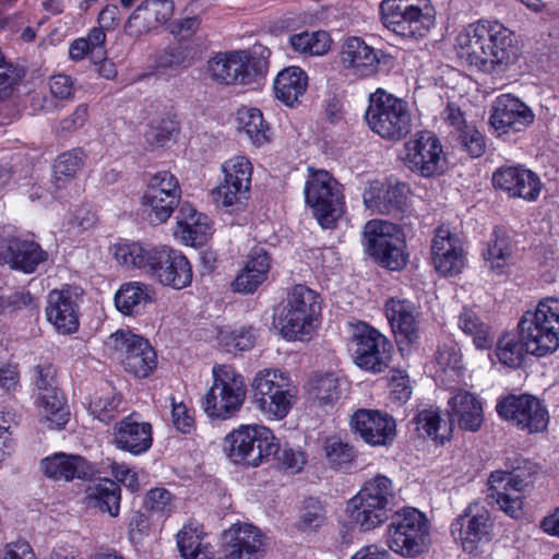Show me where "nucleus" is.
<instances>
[{
    "mask_svg": "<svg viewBox=\"0 0 559 559\" xmlns=\"http://www.w3.org/2000/svg\"><path fill=\"white\" fill-rule=\"evenodd\" d=\"M519 340L511 335L499 338L496 355L511 368L522 365L525 355L545 357L559 348V299L545 298L526 310L518 323Z\"/></svg>",
    "mask_w": 559,
    "mask_h": 559,
    "instance_id": "1",
    "label": "nucleus"
},
{
    "mask_svg": "<svg viewBox=\"0 0 559 559\" xmlns=\"http://www.w3.org/2000/svg\"><path fill=\"white\" fill-rule=\"evenodd\" d=\"M457 57L484 72L504 71L519 56L513 33L498 21L481 20L463 28L456 36Z\"/></svg>",
    "mask_w": 559,
    "mask_h": 559,
    "instance_id": "2",
    "label": "nucleus"
},
{
    "mask_svg": "<svg viewBox=\"0 0 559 559\" xmlns=\"http://www.w3.org/2000/svg\"><path fill=\"white\" fill-rule=\"evenodd\" d=\"M114 255L119 264L142 270L165 286L182 289L192 282L190 262L180 251L170 247L118 243L115 246Z\"/></svg>",
    "mask_w": 559,
    "mask_h": 559,
    "instance_id": "3",
    "label": "nucleus"
},
{
    "mask_svg": "<svg viewBox=\"0 0 559 559\" xmlns=\"http://www.w3.org/2000/svg\"><path fill=\"white\" fill-rule=\"evenodd\" d=\"M507 469H497L488 477V498L513 519L522 515L523 492L533 485L539 472L535 462L519 454L506 459Z\"/></svg>",
    "mask_w": 559,
    "mask_h": 559,
    "instance_id": "4",
    "label": "nucleus"
},
{
    "mask_svg": "<svg viewBox=\"0 0 559 559\" xmlns=\"http://www.w3.org/2000/svg\"><path fill=\"white\" fill-rule=\"evenodd\" d=\"M365 120L372 132L393 142L404 139L413 128L408 103L381 88L369 96Z\"/></svg>",
    "mask_w": 559,
    "mask_h": 559,
    "instance_id": "5",
    "label": "nucleus"
},
{
    "mask_svg": "<svg viewBox=\"0 0 559 559\" xmlns=\"http://www.w3.org/2000/svg\"><path fill=\"white\" fill-rule=\"evenodd\" d=\"M379 13L382 24L403 38H423L436 23L430 0H382Z\"/></svg>",
    "mask_w": 559,
    "mask_h": 559,
    "instance_id": "6",
    "label": "nucleus"
},
{
    "mask_svg": "<svg viewBox=\"0 0 559 559\" xmlns=\"http://www.w3.org/2000/svg\"><path fill=\"white\" fill-rule=\"evenodd\" d=\"M234 464L257 467L276 454L280 444L273 431L262 425H240L226 435L223 444Z\"/></svg>",
    "mask_w": 559,
    "mask_h": 559,
    "instance_id": "7",
    "label": "nucleus"
},
{
    "mask_svg": "<svg viewBox=\"0 0 559 559\" xmlns=\"http://www.w3.org/2000/svg\"><path fill=\"white\" fill-rule=\"evenodd\" d=\"M213 383L204 395L202 408L213 419L234 417L246 399L243 377L230 365H217L212 369Z\"/></svg>",
    "mask_w": 559,
    "mask_h": 559,
    "instance_id": "8",
    "label": "nucleus"
},
{
    "mask_svg": "<svg viewBox=\"0 0 559 559\" xmlns=\"http://www.w3.org/2000/svg\"><path fill=\"white\" fill-rule=\"evenodd\" d=\"M305 201L323 228H332L345 212L342 186L326 170L308 167Z\"/></svg>",
    "mask_w": 559,
    "mask_h": 559,
    "instance_id": "9",
    "label": "nucleus"
},
{
    "mask_svg": "<svg viewBox=\"0 0 559 559\" xmlns=\"http://www.w3.org/2000/svg\"><path fill=\"white\" fill-rule=\"evenodd\" d=\"M253 403L270 420L287 416L294 405L296 388L289 376L278 369H263L252 380Z\"/></svg>",
    "mask_w": 559,
    "mask_h": 559,
    "instance_id": "10",
    "label": "nucleus"
},
{
    "mask_svg": "<svg viewBox=\"0 0 559 559\" xmlns=\"http://www.w3.org/2000/svg\"><path fill=\"white\" fill-rule=\"evenodd\" d=\"M385 543L392 551L405 558L423 554L429 544L426 515L409 507L395 512L386 527Z\"/></svg>",
    "mask_w": 559,
    "mask_h": 559,
    "instance_id": "11",
    "label": "nucleus"
},
{
    "mask_svg": "<svg viewBox=\"0 0 559 559\" xmlns=\"http://www.w3.org/2000/svg\"><path fill=\"white\" fill-rule=\"evenodd\" d=\"M366 250L381 266L400 271L408 263L403 229L388 221L371 219L364 227Z\"/></svg>",
    "mask_w": 559,
    "mask_h": 559,
    "instance_id": "12",
    "label": "nucleus"
},
{
    "mask_svg": "<svg viewBox=\"0 0 559 559\" xmlns=\"http://www.w3.org/2000/svg\"><path fill=\"white\" fill-rule=\"evenodd\" d=\"M320 312L319 295L305 285L294 286L281 317L283 335L288 340L308 337L316 328Z\"/></svg>",
    "mask_w": 559,
    "mask_h": 559,
    "instance_id": "13",
    "label": "nucleus"
},
{
    "mask_svg": "<svg viewBox=\"0 0 559 559\" xmlns=\"http://www.w3.org/2000/svg\"><path fill=\"white\" fill-rule=\"evenodd\" d=\"M266 60L247 50L218 52L207 61L206 71L217 84H249L266 72Z\"/></svg>",
    "mask_w": 559,
    "mask_h": 559,
    "instance_id": "14",
    "label": "nucleus"
},
{
    "mask_svg": "<svg viewBox=\"0 0 559 559\" xmlns=\"http://www.w3.org/2000/svg\"><path fill=\"white\" fill-rule=\"evenodd\" d=\"M350 350L357 367L372 373L383 372L390 365L393 345L379 331L365 322L350 325Z\"/></svg>",
    "mask_w": 559,
    "mask_h": 559,
    "instance_id": "15",
    "label": "nucleus"
},
{
    "mask_svg": "<svg viewBox=\"0 0 559 559\" xmlns=\"http://www.w3.org/2000/svg\"><path fill=\"white\" fill-rule=\"evenodd\" d=\"M181 188L177 177L167 170L148 175L141 205L154 225L166 223L179 205Z\"/></svg>",
    "mask_w": 559,
    "mask_h": 559,
    "instance_id": "16",
    "label": "nucleus"
},
{
    "mask_svg": "<svg viewBox=\"0 0 559 559\" xmlns=\"http://www.w3.org/2000/svg\"><path fill=\"white\" fill-rule=\"evenodd\" d=\"M106 345L122 361L126 371L138 378L148 377L157 366L151 344L130 331H117L108 337Z\"/></svg>",
    "mask_w": 559,
    "mask_h": 559,
    "instance_id": "17",
    "label": "nucleus"
},
{
    "mask_svg": "<svg viewBox=\"0 0 559 559\" xmlns=\"http://www.w3.org/2000/svg\"><path fill=\"white\" fill-rule=\"evenodd\" d=\"M405 165L423 177L443 173L447 157L440 139L431 131H419L404 144Z\"/></svg>",
    "mask_w": 559,
    "mask_h": 559,
    "instance_id": "18",
    "label": "nucleus"
},
{
    "mask_svg": "<svg viewBox=\"0 0 559 559\" xmlns=\"http://www.w3.org/2000/svg\"><path fill=\"white\" fill-rule=\"evenodd\" d=\"M496 409L501 418L527 433L545 430L549 421L545 405L530 394L508 395L497 403Z\"/></svg>",
    "mask_w": 559,
    "mask_h": 559,
    "instance_id": "19",
    "label": "nucleus"
},
{
    "mask_svg": "<svg viewBox=\"0 0 559 559\" xmlns=\"http://www.w3.org/2000/svg\"><path fill=\"white\" fill-rule=\"evenodd\" d=\"M492 520L488 509L479 503L472 502L451 524L452 535L461 542L465 552L474 554L479 546L489 540Z\"/></svg>",
    "mask_w": 559,
    "mask_h": 559,
    "instance_id": "20",
    "label": "nucleus"
},
{
    "mask_svg": "<svg viewBox=\"0 0 559 559\" xmlns=\"http://www.w3.org/2000/svg\"><path fill=\"white\" fill-rule=\"evenodd\" d=\"M223 180L214 189L216 202L223 206H231L246 200L249 194L252 176V165L242 155L233 156L221 166Z\"/></svg>",
    "mask_w": 559,
    "mask_h": 559,
    "instance_id": "21",
    "label": "nucleus"
},
{
    "mask_svg": "<svg viewBox=\"0 0 559 559\" xmlns=\"http://www.w3.org/2000/svg\"><path fill=\"white\" fill-rule=\"evenodd\" d=\"M82 293L80 287L67 285L48 294L46 317L60 334H73L79 330Z\"/></svg>",
    "mask_w": 559,
    "mask_h": 559,
    "instance_id": "22",
    "label": "nucleus"
},
{
    "mask_svg": "<svg viewBox=\"0 0 559 559\" xmlns=\"http://www.w3.org/2000/svg\"><path fill=\"white\" fill-rule=\"evenodd\" d=\"M492 185L510 198L532 202L539 197L543 183L534 171L522 165H503L492 174Z\"/></svg>",
    "mask_w": 559,
    "mask_h": 559,
    "instance_id": "23",
    "label": "nucleus"
},
{
    "mask_svg": "<svg viewBox=\"0 0 559 559\" xmlns=\"http://www.w3.org/2000/svg\"><path fill=\"white\" fill-rule=\"evenodd\" d=\"M352 430L372 447L388 445L396 436L395 419L386 413L361 408L350 418Z\"/></svg>",
    "mask_w": 559,
    "mask_h": 559,
    "instance_id": "24",
    "label": "nucleus"
},
{
    "mask_svg": "<svg viewBox=\"0 0 559 559\" xmlns=\"http://www.w3.org/2000/svg\"><path fill=\"white\" fill-rule=\"evenodd\" d=\"M535 119L533 110L511 94L498 96L492 106L490 126L499 133L520 132Z\"/></svg>",
    "mask_w": 559,
    "mask_h": 559,
    "instance_id": "25",
    "label": "nucleus"
},
{
    "mask_svg": "<svg viewBox=\"0 0 559 559\" xmlns=\"http://www.w3.org/2000/svg\"><path fill=\"white\" fill-rule=\"evenodd\" d=\"M431 260L438 273L445 276H453L463 270L465 254L461 239L448 227L441 226L436 229L431 245Z\"/></svg>",
    "mask_w": 559,
    "mask_h": 559,
    "instance_id": "26",
    "label": "nucleus"
},
{
    "mask_svg": "<svg viewBox=\"0 0 559 559\" xmlns=\"http://www.w3.org/2000/svg\"><path fill=\"white\" fill-rule=\"evenodd\" d=\"M263 547V535L251 524H234L224 532V559H260Z\"/></svg>",
    "mask_w": 559,
    "mask_h": 559,
    "instance_id": "27",
    "label": "nucleus"
},
{
    "mask_svg": "<svg viewBox=\"0 0 559 559\" xmlns=\"http://www.w3.org/2000/svg\"><path fill=\"white\" fill-rule=\"evenodd\" d=\"M173 0H144L129 15L124 23V34L139 38L166 23L174 14Z\"/></svg>",
    "mask_w": 559,
    "mask_h": 559,
    "instance_id": "28",
    "label": "nucleus"
},
{
    "mask_svg": "<svg viewBox=\"0 0 559 559\" xmlns=\"http://www.w3.org/2000/svg\"><path fill=\"white\" fill-rule=\"evenodd\" d=\"M449 424L452 428L469 432L478 431L485 420L481 401L466 390H455L448 401Z\"/></svg>",
    "mask_w": 559,
    "mask_h": 559,
    "instance_id": "29",
    "label": "nucleus"
},
{
    "mask_svg": "<svg viewBox=\"0 0 559 559\" xmlns=\"http://www.w3.org/2000/svg\"><path fill=\"white\" fill-rule=\"evenodd\" d=\"M111 436V443L117 449L133 455L146 452L153 442L151 424L139 421L133 415L116 423Z\"/></svg>",
    "mask_w": 559,
    "mask_h": 559,
    "instance_id": "30",
    "label": "nucleus"
},
{
    "mask_svg": "<svg viewBox=\"0 0 559 559\" xmlns=\"http://www.w3.org/2000/svg\"><path fill=\"white\" fill-rule=\"evenodd\" d=\"M47 258L48 253L33 240L10 238L0 241V261L24 273H33Z\"/></svg>",
    "mask_w": 559,
    "mask_h": 559,
    "instance_id": "31",
    "label": "nucleus"
},
{
    "mask_svg": "<svg viewBox=\"0 0 559 559\" xmlns=\"http://www.w3.org/2000/svg\"><path fill=\"white\" fill-rule=\"evenodd\" d=\"M44 474L53 480L71 481L90 479L95 468L83 456L64 452L53 453L41 460Z\"/></svg>",
    "mask_w": 559,
    "mask_h": 559,
    "instance_id": "32",
    "label": "nucleus"
},
{
    "mask_svg": "<svg viewBox=\"0 0 559 559\" xmlns=\"http://www.w3.org/2000/svg\"><path fill=\"white\" fill-rule=\"evenodd\" d=\"M385 316L400 342L412 344L417 341L419 310L414 302L391 298L385 304Z\"/></svg>",
    "mask_w": 559,
    "mask_h": 559,
    "instance_id": "33",
    "label": "nucleus"
},
{
    "mask_svg": "<svg viewBox=\"0 0 559 559\" xmlns=\"http://www.w3.org/2000/svg\"><path fill=\"white\" fill-rule=\"evenodd\" d=\"M341 62L357 76H370L378 71L379 51L367 45L360 37H348L342 47Z\"/></svg>",
    "mask_w": 559,
    "mask_h": 559,
    "instance_id": "34",
    "label": "nucleus"
},
{
    "mask_svg": "<svg viewBox=\"0 0 559 559\" xmlns=\"http://www.w3.org/2000/svg\"><path fill=\"white\" fill-rule=\"evenodd\" d=\"M270 266L271 260L265 249L252 248L242 270L233 282L234 290L243 294L253 293L267 278Z\"/></svg>",
    "mask_w": 559,
    "mask_h": 559,
    "instance_id": "35",
    "label": "nucleus"
},
{
    "mask_svg": "<svg viewBox=\"0 0 559 559\" xmlns=\"http://www.w3.org/2000/svg\"><path fill=\"white\" fill-rule=\"evenodd\" d=\"M181 218L178 221L176 234L186 243L193 247L203 246L212 235L210 218L197 212L189 204L180 209Z\"/></svg>",
    "mask_w": 559,
    "mask_h": 559,
    "instance_id": "36",
    "label": "nucleus"
},
{
    "mask_svg": "<svg viewBox=\"0 0 559 559\" xmlns=\"http://www.w3.org/2000/svg\"><path fill=\"white\" fill-rule=\"evenodd\" d=\"M346 512L349 521L364 532L380 526L389 518V509L366 500L359 493L347 502Z\"/></svg>",
    "mask_w": 559,
    "mask_h": 559,
    "instance_id": "37",
    "label": "nucleus"
},
{
    "mask_svg": "<svg viewBox=\"0 0 559 559\" xmlns=\"http://www.w3.org/2000/svg\"><path fill=\"white\" fill-rule=\"evenodd\" d=\"M512 253L509 238L495 231L483 251L485 265L492 275L507 276L511 271Z\"/></svg>",
    "mask_w": 559,
    "mask_h": 559,
    "instance_id": "38",
    "label": "nucleus"
},
{
    "mask_svg": "<svg viewBox=\"0 0 559 559\" xmlns=\"http://www.w3.org/2000/svg\"><path fill=\"white\" fill-rule=\"evenodd\" d=\"M85 500L88 507L107 512L116 518L120 512L121 491L119 485L110 479L90 485L85 490Z\"/></svg>",
    "mask_w": 559,
    "mask_h": 559,
    "instance_id": "39",
    "label": "nucleus"
},
{
    "mask_svg": "<svg viewBox=\"0 0 559 559\" xmlns=\"http://www.w3.org/2000/svg\"><path fill=\"white\" fill-rule=\"evenodd\" d=\"M275 97L287 106L298 102L307 88V75L299 67L282 70L274 80Z\"/></svg>",
    "mask_w": 559,
    "mask_h": 559,
    "instance_id": "40",
    "label": "nucleus"
},
{
    "mask_svg": "<svg viewBox=\"0 0 559 559\" xmlns=\"http://www.w3.org/2000/svg\"><path fill=\"white\" fill-rule=\"evenodd\" d=\"M152 301V289L140 282L124 283L115 294V306L124 316L140 313Z\"/></svg>",
    "mask_w": 559,
    "mask_h": 559,
    "instance_id": "41",
    "label": "nucleus"
},
{
    "mask_svg": "<svg viewBox=\"0 0 559 559\" xmlns=\"http://www.w3.org/2000/svg\"><path fill=\"white\" fill-rule=\"evenodd\" d=\"M40 420L48 429H63L70 419L64 395L59 391L36 396Z\"/></svg>",
    "mask_w": 559,
    "mask_h": 559,
    "instance_id": "42",
    "label": "nucleus"
},
{
    "mask_svg": "<svg viewBox=\"0 0 559 559\" xmlns=\"http://www.w3.org/2000/svg\"><path fill=\"white\" fill-rule=\"evenodd\" d=\"M405 187L401 185L378 187L370 186L364 193V203L366 207L381 214L391 213L399 210L405 203Z\"/></svg>",
    "mask_w": 559,
    "mask_h": 559,
    "instance_id": "43",
    "label": "nucleus"
},
{
    "mask_svg": "<svg viewBox=\"0 0 559 559\" xmlns=\"http://www.w3.org/2000/svg\"><path fill=\"white\" fill-rule=\"evenodd\" d=\"M237 119L240 131L248 136L253 145L262 146L271 141V128L260 109L242 107L238 110Z\"/></svg>",
    "mask_w": 559,
    "mask_h": 559,
    "instance_id": "44",
    "label": "nucleus"
},
{
    "mask_svg": "<svg viewBox=\"0 0 559 559\" xmlns=\"http://www.w3.org/2000/svg\"><path fill=\"white\" fill-rule=\"evenodd\" d=\"M419 436L443 443L449 439L452 428L441 417L438 407L429 406L421 409L413 419Z\"/></svg>",
    "mask_w": 559,
    "mask_h": 559,
    "instance_id": "45",
    "label": "nucleus"
},
{
    "mask_svg": "<svg viewBox=\"0 0 559 559\" xmlns=\"http://www.w3.org/2000/svg\"><path fill=\"white\" fill-rule=\"evenodd\" d=\"M457 325L462 332L472 337L477 349H488L493 344V335L488 324L483 322L472 310L465 309L459 316Z\"/></svg>",
    "mask_w": 559,
    "mask_h": 559,
    "instance_id": "46",
    "label": "nucleus"
},
{
    "mask_svg": "<svg viewBox=\"0 0 559 559\" xmlns=\"http://www.w3.org/2000/svg\"><path fill=\"white\" fill-rule=\"evenodd\" d=\"M294 51L305 56H322L329 51L330 35L326 32H302L289 37Z\"/></svg>",
    "mask_w": 559,
    "mask_h": 559,
    "instance_id": "47",
    "label": "nucleus"
},
{
    "mask_svg": "<svg viewBox=\"0 0 559 559\" xmlns=\"http://www.w3.org/2000/svg\"><path fill=\"white\" fill-rule=\"evenodd\" d=\"M323 450L329 466L334 469L346 471L356 459L354 448L336 436L325 438Z\"/></svg>",
    "mask_w": 559,
    "mask_h": 559,
    "instance_id": "48",
    "label": "nucleus"
},
{
    "mask_svg": "<svg viewBox=\"0 0 559 559\" xmlns=\"http://www.w3.org/2000/svg\"><path fill=\"white\" fill-rule=\"evenodd\" d=\"M308 393L319 405L332 404L340 395L338 380L333 373L316 374L309 380Z\"/></svg>",
    "mask_w": 559,
    "mask_h": 559,
    "instance_id": "49",
    "label": "nucleus"
},
{
    "mask_svg": "<svg viewBox=\"0 0 559 559\" xmlns=\"http://www.w3.org/2000/svg\"><path fill=\"white\" fill-rule=\"evenodd\" d=\"M84 153L73 148L60 154L53 164L55 180L58 187L75 178L84 166Z\"/></svg>",
    "mask_w": 559,
    "mask_h": 559,
    "instance_id": "50",
    "label": "nucleus"
},
{
    "mask_svg": "<svg viewBox=\"0 0 559 559\" xmlns=\"http://www.w3.org/2000/svg\"><path fill=\"white\" fill-rule=\"evenodd\" d=\"M358 493L365 497L366 500L389 509V504L394 497L393 483L384 475H376L365 483Z\"/></svg>",
    "mask_w": 559,
    "mask_h": 559,
    "instance_id": "51",
    "label": "nucleus"
},
{
    "mask_svg": "<svg viewBox=\"0 0 559 559\" xmlns=\"http://www.w3.org/2000/svg\"><path fill=\"white\" fill-rule=\"evenodd\" d=\"M452 140L473 158L480 157L486 151L485 138L473 123L464 130H459Z\"/></svg>",
    "mask_w": 559,
    "mask_h": 559,
    "instance_id": "52",
    "label": "nucleus"
},
{
    "mask_svg": "<svg viewBox=\"0 0 559 559\" xmlns=\"http://www.w3.org/2000/svg\"><path fill=\"white\" fill-rule=\"evenodd\" d=\"M177 131V122L170 117H166L153 120L148 124L144 138L150 146L159 147L164 146Z\"/></svg>",
    "mask_w": 559,
    "mask_h": 559,
    "instance_id": "53",
    "label": "nucleus"
},
{
    "mask_svg": "<svg viewBox=\"0 0 559 559\" xmlns=\"http://www.w3.org/2000/svg\"><path fill=\"white\" fill-rule=\"evenodd\" d=\"M120 404V397L114 391H102L92 399L90 413L100 421L107 423L114 418Z\"/></svg>",
    "mask_w": 559,
    "mask_h": 559,
    "instance_id": "54",
    "label": "nucleus"
},
{
    "mask_svg": "<svg viewBox=\"0 0 559 559\" xmlns=\"http://www.w3.org/2000/svg\"><path fill=\"white\" fill-rule=\"evenodd\" d=\"M218 340L228 353L250 349L254 344V335L251 329L239 328L230 331H221Z\"/></svg>",
    "mask_w": 559,
    "mask_h": 559,
    "instance_id": "55",
    "label": "nucleus"
},
{
    "mask_svg": "<svg viewBox=\"0 0 559 559\" xmlns=\"http://www.w3.org/2000/svg\"><path fill=\"white\" fill-rule=\"evenodd\" d=\"M436 364L443 372L460 374L463 368L462 354L455 343H444L440 345L436 353Z\"/></svg>",
    "mask_w": 559,
    "mask_h": 559,
    "instance_id": "56",
    "label": "nucleus"
},
{
    "mask_svg": "<svg viewBox=\"0 0 559 559\" xmlns=\"http://www.w3.org/2000/svg\"><path fill=\"white\" fill-rule=\"evenodd\" d=\"M203 531L198 524L189 523L185 525L177 534V546L185 558L199 548L203 547Z\"/></svg>",
    "mask_w": 559,
    "mask_h": 559,
    "instance_id": "57",
    "label": "nucleus"
},
{
    "mask_svg": "<svg viewBox=\"0 0 559 559\" xmlns=\"http://www.w3.org/2000/svg\"><path fill=\"white\" fill-rule=\"evenodd\" d=\"M56 376V368L49 362L39 364L34 367L33 382L36 396L59 391Z\"/></svg>",
    "mask_w": 559,
    "mask_h": 559,
    "instance_id": "58",
    "label": "nucleus"
},
{
    "mask_svg": "<svg viewBox=\"0 0 559 559\" xmlns=\"http://www.w3.org/2000/svg\"><path fill=\"white\" fill-rule=\"evenodd\" d=\"M325 522V513L323 506L314 500L306 501L299 520V526L302 531H312L322 526Z\"/></svg>",
    "mask_w": 559,
    "mask_h": 559,
    "instance_id": "59",
    "label": "nucleus"
},
{
    "mask_svg": "<svg viewBox=\"0 0 559 559\" xmlns=\"http://www.w3.org/2000/svg\"><path fill=\"white\" fill-rule=\"evenodd\" d=\"M171 493L165 488L151 489L144 499V507L152 513L166 515L171 511Z\"/></svg>",
    "mask_w": 559,
    "mask_h": 559,
    "instance_id": "60",
    "label": "nucleus"
},
{
    "mask_svg": "<svg viewBox=\"0 0 559 559\" xmlns=\"http://www.w3.org/2000/svg\"><path fill=\"white\" fill-rule=\"evenodd\" d=\"M25 75V71L13 64L0 71V100H7L12 95Z\"/></svg>",
    "mask_w": 559,
    "mask_h": 559,
    "instance_id": "61",
    "label": "nucleus"
},
{
    "mask_svg": "<svg viewBox=\"0 0 559 559\" xmlns=\"http://www.w3.org/2000/svg\"><path fill=\"white\" fill-rule=\"evenodd\" d=\"M277 453L281 466L292 474L299 473L307 463L306 453L299 449L285 447Z\"/></svg>",
    "mask_w": 559,
    "mask_h": 559,
    "instance_id": "62",
    "label": "nucleus"
},
{
    "mask_svg": "<svg viewBox=\"0 0 559 559\" xmlns=\"http://www.w3.org/2000/svg\"><path fill=\"white\" fill-rule=\"evenodd\" d=\"M390 389L392 397L401 403L408 401L413 392L408 376L401 370L392 371Z\"/></svg>",
    "mask_w": 559,
    "mask_h": 559,
    "instance_id": "63",
    "label": "nucleus"
},
{
    "mask_svg": "<svg viewBox=\"0 0 559 559\" xmlns=\"http://www.w3.org/2000/svg\"><path fill=\"white\" fill-rule=\"evenodd\" d=\"M189 63L188 51L181 46L165 49L157 58L159 68H178Z\"/></svg>",
    "mask_w": 559,
    "mask_h": 559,
    "instance_id": "64",
    "label": "nucleus"
}]
</instances>
